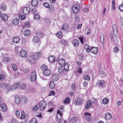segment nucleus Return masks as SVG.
Masks as SVG:
<instances>
[{"instance_id": "f704fd0d", "label": "nucleus", "mask_w": 123, "mask_h": 123, "mask_svg": "<svg viewBox=\"0 0 123 123\" xmlns=\"http://www.w3.org/2000/svg\"><path fill=\"white\" fill-rule=\"evenodd\" d=\"M34 18L36 20H39L40 19V16L38 14H35L34 15Z\"/></svg>"}, {"instance_id": "c756f323", "label": "nucleus", "mask_w": 123, "mask_h": 123, "mask_svg": "<svg viewBox=\"0 0 123 123\" xmlns=\"http://www.w3.org/2000/svg\"><path fill=\"white\" fill-rule=\"evenodd\" d=\"M20 98L17 96L15 97V102L16 103L18 104L20 102Z\"/></svg>"}, {"instance_id": "09e8293b", "label": "nucleus", "mask_w": 123, "mask_h": 123, "mask_svg": "<svg viewBox=\"0 0 123 123\" xmlns=\"http://www.w3.org/2000/svg\"><path fill=\"white\" fill-rule=\"evenodd\" d=\"M78 57L80 60H83L84 58V55L81 54H80Z\"/></svg>"}, {"instance_id": "9d476101", "label": "nucleus", "mask_w": 123, "mask_h": 123, "mask_svg": "<svg viewBox=\"0 0 123 123\" xmlns=\"http://www.w3.org/2000/svg\"><path fill=\"white\" fill-rule=\"evenodd\" d=\"M75 104L76 105H80L82 103V100L80 98H78L75 100Z\"/></svg>"}, {"instance_id": "79ce46f5", "label": "nucleus", "mask_w": 123, "mask_h": 123, "mask_svg": "<svg viewBox=\"0 0 123 123\" xmlns=\"http://www.w3.org/2000/svg\"><path fill=\"white\" fill-rule=\"evenodd\" d=\"M112 29L113 32L117 31V27L116 25L114 24L112 25Z\"/></svg>"}, {"instance_id": "20e7f679", "label": "nucleus", "mask_w": 123, "mask_h": 123, "mask_svg": "<svg viewBox=\"0 0 123 123\" xmlns=\"http://www.w3.org/2000/svg\"><path fill=\"white\" fill-rule=\"evenodd\" d=\"M31 81L32 82L35 81L37 78V75L36 71H34L31 73Z\"/></svg>"}, {"instance_id": "4d7b16f0", "label": "nucleus", "mask_w": 123, "mask_h": 123, "mask_svg": "<svg viewBox=\"0 0 123 123\" xmlns=\"http://www.w3.org/2000/svg\"><path fill=\"white\" fill-rule=\"evenodd\" d=\"M19 18L21 20H23L24 19L26 18L25 16L24 15H21L19 16Z\"/></svg>"}, {"instance_id": "b1692460", "label": "nucleus", "mask_w": 123, "mask_h": 123, "mask_svg": "<svg viewBox=\"0 0 123 123\" xmlns=\"http://www.w3.org/2000/svg\"><path fill=\"white\" fill-rule=\"evenodd\" d=\"M33 55L35 58V59L36 60L38 59L39 57H40L41 55L40 53H37L32 55Z\"/></svg>"}, {"instance_id": "f8f14e48", "label": "nucleus", "mask_w": 123, "mask_h": 123, "mask_svg": "<svg viewBox=\"0 0 123 123\" xmlns=\"http://www.w3.org/2000/svg\"><path fill=\"white\" fill-rule=\"evenodd\" d=\"M1 18L3 21H6L8 18V16L6 14H3L1 16Z\"/></svg>"}, {"instance_id": "a211bd4d", "label": "nucleus", "mask_w": 123, "mask_h": 123, "mask_svg": "<svg viewBox=\"0 0 123 123\" xmlns=\"http://www.w3.org/2000/svg\"><path fill=\"white\" fill-rule=\"evenodd\" d=\"M38 2L37 0H33L31 2L32 6L34 7H36L37 6Z\"/></svg>"}, {"instance_id": "0e129e2a", "label": "nucleus", "mask_w": 123, "mask_h": 123, "mask_svg": "<svg viewBox=\"0 0 123 123\" xmlns=\"http://www.w3.org/2000/svg\"><path fill=\"white\" fill-rule=\"evenodd\" d=\"M119 9L121 11H123V5H120L119 6Z\"/></svg>"}, {"instance_id": "5701e85b", "label": "nucleus", "mask_w": 123, "mask_h": 123, "mask_svg": "<svg viewBox=\"0 0 123 123\" xmlns=\"http://www.w3.org/2000/svg\"><path fill=\"white\" fill-rule=\"evenodd\" d=\"M110 113H107L105 114V118L106 119L109 120L111 119L112 117Z\"/></svg>"}, {"instance_id": "49530a36", "label": "nucleus", "mask_w": 123, "mask_h": 123, "mask_svg": "<svg viewBox=\"0 0 123 123\" xmlns=\"http://www.w3.org/2000/svg\"><path fill=\"white\" fill-rule=\"evenodd\" d=\"M61 116L60 117L59 115H58V114L57 115H56V120L57 122H60V121H61Z\"/></svg>"}, {"instance_id": "a18cd8bd", "label": "nucleus", "mask_w": 123, "mask_h": 123, "mask_svg": "<svg viewBox=\"0 0 123 123\" xmlns=\"http://www.w3.org/2000/svg\"><path fill=\"white\" fill-rule=\"evenodd\" d=\"M105 82L104 81L101 80L99 81L98 83V85L101 86H103L104 85Z\"/></svg>"}, {"instance_id": "ea45409f", "label": "nucleus", "mask_w": 123, "mask_h": 123, "mask_svg": "<svg viewBox=\"0 0 123 123\" xmlns=\"http://www.w3.org/2000/svg\"><path fill=\"white\" fill-rule=\"evenodd\" d=\"M109 101V99L107 98H105L103 100L102 102L104 104H106Z\"/></svg>"}, {"instance_id": "864d4df0", "label": "nucleus", "mask_w": 123, "mask_h": 123, "mask_svg": "<svg viewBox=\"0 0 123 123\" xmlns=\"http://www.w3.org/2000/svg\"><path fill=\"white\" fill-rule=\"evenodd\" d=\"M110 37L111 38V40L112 41H114V34L113 33H111L110 35Z\"/></svg>"}, {"instance_id": "f3484780", "label": "nucleus", "mask_w": 123, "mask_h": 123, "mask_svg": "<svg viewBox=\"0 0 123 123\" xmlns=\"http://www.w3.org/2000/svg\"><path fill=\"white\" fill-rule=\"evenodd\" d=\"M2 110L3 111H7V107L6 105L2 103L1 105Z\"/></svg>"}, {"instance_id": "338daca9", "label": "nucleus", "mask_w": 123, "mask_h": 123, "mask_svg": "<svg viewBox=\"0 0 123 123\" xmlns=\"http://www.w3.org/2000/svg\"><path fill=\"white\" fill-rule=\"evenodd\" d=\"M83 84L84 86L85 87L88 84V82L86 81H84L83 83Z\"/></svg>"}, {"instance_id": "473e14b6", "label": "nucleus", "mask_w": 123, "mask_h": 123, "mask_svg": "<svg viewBox=\"0 0 123 123\" xmlns=\"http://www.w3.org/2000/svg\"><path fill=\"white\" fill-rule=\"evenodd\" d=\"M6 8V5L4 4H2L1 6V10L3 11H5Z\"/></svg>"}, {"instance_id": "9b49d317", "label": "nucleus", "mask_w": 123, "mask_h": 123, "mask_svg": "<svg viewBox=\"0 0 123 123\" xmlns=\"http://www.w3.org/2000/svg\"><path fill=\"white\" fill-rule=\"evenodd\" d=\"M21 56L23 57H25L27 56L26 52L24 50H22L20 52Z\"/></svg>"}, {"instance_id": "6e6552de", "label": "nucleus", "mask_w": 123, "mask_h": 123, "mask_svg": "<svg viewBox=\"0 0 123 123\" xmlns=\"http://www.w3.org/2000/svg\"><path fill=\"white\" fill-rule=\"evenodd\" d=\"M5 87L4 88V89L6 90L9 89L6 92V93L8 94V92L11 91H12V90L13 89L12 88H10L11 86L10 84H5Z\"/></svg>"}, {"instance_id": "13d9d810", "label": "nucleus", "mask_w": 123, "mask_h": 123, "mask_svg": "<svg viewBox=\"0 0 123 123\" xmlns=\"http://www.w3.org/2000/svg\"><path fill=\"white\" fill-rule=\"evenodd\" d=\"M12 67L14 70L16 71L17 70V67L14 64H12Z\"/></svg>"}, {"instance_id": "39448f33", "label": "nucleus", "mask_w": 123, "mask_h": 123, "mask_svg": "<svg viewBox=\"0 0 123 123\" xmlns=\"http://www.w3.org/2000/svg\"><path fill=\"white\" fill-rule=\"evenodd\" d=\"M30 9L29 7H26L24 8L22 10V12L25 15L29 14L30 12Z\"/></svg>"}, {"instance_id": "f257e3e1", "label": "nucleus", "mask_w": 123, "mask_h": 123, "mask_svg": "<svg viewBox=\"0 0 123 123\" xmlns=\"http://www.w3.org/2000/svg\"><path fill=\"white\" fill-rule=\"evenodd\" d=\"M41 69L43 71V74L46 76L49 75L51 74L50 71L48 68L47 66L44 64L42 65Z\"/></svg>"}, {"instance_id": "423d86ee", "label": "nucleus", "mask_w": 123, "mask_h": 123, "mask_svg": "<svg viewBox=\"0 0 123 123\" xmlns=\"http://www.w3.org/2000/svg\"><path fill=\"white\" fill-rule=\"evenodd\" d=\"M84 118L87 121H90L91 120V118L90 117L91 116V114L87 112H85L84 113Z\"/></svg>"}, {"instance_id": "5fc2aeb1", "label": "nucleus", "mask_w": 123, "mask_h": 123, "mask_svg": "<svg viewBox=\"0 0 123 123\" xmlns=\"http://www.w3.org/2000/svg\"><path fill=\"white\" fill-rule=\"evenodd\" d=\"M11 123H19L18 121L16 119H12L11 122Z\"/></svg>"}, {"instance_id": "58836bf2", "label": "nucleus", "mask_w": 123, "mask_h": 123, "mask_svg": "<svg viewBox=\"0 0 123 123\" xmlns=\"http://www.w3.org/2000/svg\"><path fill=\"white\" fill-rule=\"evenodd\" d=\"M20 85V83L19 82L15 83L14 84L13 87L14 88V90L18 88Z\"/></svg>"}, {"instance_id": "052dcab7", "label": "nucleus", "mask_w": 123, "mask_h": 123, "mask_svg": "<svg viewBox=\"0 0 123 123\" xmlns=\"http://www.w3.org/2000/svg\"><path fill=\"white\" fill-rule=\"evenodd\" d=\"M24 25L26 27H29L30 26V23L28 22H26L25 23Z\"/></svg>"}, {"instance_id": "680f3d73", "label": "nucleus", "mask_w": 123, "mask_h": 123, "mask_svg": "<svg viewBox=\"0 0 123 123\" xmlns=\"http://www.w3.org/2000/svg\"><path fill=\"white\" fill-rule=\"evenodd\" d=\"M38 109L36 105L33 108L32 110L33 111H36Z\"/></svg>"}, {"instance_id": "37998d69", "label": "nucleus", "mask_w": 123, "mask_h": 123, "mask_svg": "<svg viewBox=\"0 0 123 123\" xmlns=\"http://www.w3.org/2000/svg\"><path fill=\"white\" fill-rule=\"evenodd\" d=\"M56 35L59 38H61L62 37V34L61 32L59 31L57 33Z\"/></svg>"}, {"instance_id": "603ef678", "label": "nucleus", "mask_w": 123, "mask_h": 123, "mask_svg": "<svg viewBox=\"0 0 123 123\" xmlns=\"http://www.w3.org/2000/svg\"><path fill=\"white\" fill-rule=\"evenodd\" d=\"M25 113L23 111H22L21 115L20 117V119H23L25 117Z\"/></svg>"}, {"instance_id": "4468645a", "label": "nucleus", "mask_w": 123, "mask_h": 123, "mask_svg": "<svg viewBox=\"0 0 123 123\" xmlns=\"http://www.w3.org/2000/svg\"><path fill=\"white\" fill-rule=\"evenodd\" d=\"M48 59L49 62L52 63L55 61L56 58L54 56H50L49 57Z\"/></svg>"}, {"instance_id": "7ed1b4c3", "label": "nucleus", "mask_w": 123, "mask_h": 123, "mask_svg": "<svg viewBox=\"0 0 123 123\" xmlns=\"http://www.w3.org/2000/svg\"><path fill=\"white\" fill-rule=\"evenodd\" d=\"M80 6L78 4L73 5L72 8V10L74 13H76L80 10Z\"/></svg>"}, {"instance_id": "bb28decb", "label": "nucleus", "mask_w": 123, "mask_h": 123, "mask_svg": "<svg viewBox=\"0 0 123 123\" xmlns=\"http://www.w3.org/2000/svg\"><path fill=\"white\" fill-rule=\"evenodd\" d=\"M19 22V21L18 19L15 18L12 20V23L13 25H16L18 24Z\"/></svg>"}, {"instance_id": "e2e57ef3", "label": "nucleus", "mask_w": 123, "mask_h": 123, "mask_svg": "<svg viewBox=\"0 0 123 123\" xmlns=\"http://www.w3.org/2000/svg\"><path fill=\"white\" fill-rule=\"evenodd\" d=\"M5 84L2 83H0V87L2 88H4L5 86Z\"/></svg>"}, {"instance_id": "bf43d9fd", "label": "nucleus", "mask_w": 123, "mask_h": 123, "mask_svg": "<svg viewBox=\"0 0 123 123\" xmlns=\"http://www.w3.org/2000/svg\"><path fill=\"white\" fill-rule=\"evenodd\" d=\"M91 100L92 101L91 102L92 103H96L97 101V100L95 98H91Z\"/></svg>"}, {"instance_id": "0eeeda50", "label": "nucleus", "mask_w": 123, "mask_h": 123, "mask_svg": "<svg viewBox=\"0 0 123 123\" xmlns=\"http://www.w3.org/2000/svg\"><path fill=\"white\" fill-rule=\"evenodd\" d=\"M60 77V76L58 73L54 74L52 75V80L55 81L57 80Z\"/></svg>"}, {"instance_id": "412c9836", "label": "nucleus", "mask_w": 123, "mask_h": 123, "mask_svg": "<svg viewBox=\"0 0 123 123\" xmlns=\"http://www.w3.org/2000/svg\"><path fill=\"white\" fill-rule=\"evenodd\" d=\"M68 25L66 23L64 24L62 27V30L65 31L68 29Z\"/></svg>"}, {"instance_id": "a878e982", "label": "nucleus", "mask_w": 123, "mask_h": 123, "mask_svg": "<svg viewBox=\"0 0 123 123\" xmlns=\"http://www.w3.org/2000/svg\"><path fill=\"white\" fill-rule=\"evenodd\" d=\"M36 60L35 59L34 57L32 55L29 57V60L31 63H34L35 62V60Z\"/></svg>"}, {"instance_id": "e433bc0d", "label": "nucleus", "mask_w": 123, "mask_h": 123, "mask_svg": "<svg viewBox=\"0 0 123 123\" xmlns=\"http://www.w3.org/2000/svg\"><path fill=\"white\" fill-rule=\"evenodd\" d=\"M70 99L69 98L67 97L66 98L64 101V103L65 104L69 103L70 102Z\"/></svg>"}, {"instance_id": "6e6d98bb", "label": "nucleus", "mask_w": 123, "mask_h": 123, "mask_svg": "<svg viewBox=\"0 0 123 123\" xmlns=\"http://www.w3.org/2000/svg\"><path fill=\"white\" fill-rule=\"evenodd\" d=\"M5 78V75L2 74H0V80H2Z\"/></svg>"}, {"instance_id": "ddd939ff", "label": "nucleus", "mask_w": 123, "mask_h": 123, "mask_svg": "<svg viewBox=\"0 0 123 123\" xmlns=\"http://www.w3.org/2000/svg\"><path fill=\"white\" fill-rule=\"evenodd\" d=\"M72 43L74 46L77 47L79 45V40L77 39H75L73 40L72 42Z\"/></svg>"}, {"instance_id": "6ab92c4d", "label": "nucleus", "mask_w": 123, "mask_h": 123, "mask_svg": "<svg viewBox=\"0 0 123 123\" xmlns=\"http://www.w3.org/2000/svg\"><path fill=\"white\" fill-rule=\"evenodd\" d=\"M40 40V38L37 36H35L33 39V42L35 43H37Z\"/></svg>"}, {"instance_id": "c03bdc74", "label": "nucleus", "mask_w": 123, "mask_h": 123, "mask_svg": "<svg viewBox=\"0 0 123 123\" xmlns=\"http://www.w3.org/2000/svg\"><path fill=\"white\" fill-rule=\"evenodd\" d=\"M83 79L85 80H89L90 79V77L89 76L88 74H86L84 76Z\"/></svg>"}, {"instance_id": "3c124183", "label": "nucleus", "mask_w": 123, "mask_h": 123, "mask_svg": "<svg viewBox=\"0 0 123 123\" xmlns=\"http://www.w3.org/2000/svg\"><path fill=\"white\" fill-rule=\"evenodd\" d=\"M43 5L45 7L47 8H49L50 7L49 4L48 2L44 3Z\"/></svg>"}, {"instance_id": "2f4dec72", "label": "nucleus", "mask_w": 123, "mask_h": 123, "mask_svg": "<svg viewBox=\"0 0 123 123\" xmlns=\"http://www.w3.org/2000/svg\"><path fill=\"white\" fill-rule=\"evenodd\" d=\"M91 102L90 100H88L87 101V104L86 105V109H88L91 107Z\"/></svg>"}, {"instance_id": "dca6fc26", "label": "nucleus", "mask_w": 123, "mask_h": 123, "mask_svg": "<svg viewBox=\"0 0 123 123\" xmlns=\"http://www.w3.org/2000/svg\"><path fill=\"white\" fill-rule=\"evenodd\" d=\"M59 64L61 66H62L65 64V61L64 59H60L59 61Z\"/></svg>"}, {"instance_id": "774afa93", "label": "nucleus", "mask_w": 123, "mask_h": 123, "mask_svg": "<svg viewBox=\"0 0 123 123\" xmlns=\"http://www.w3.org/2000/svg\"><path fill=\"white\" fill-rule=\"evenodd\" d=\"M55 93L54 91H51L50 92V94H49V95H55Z\"/></svg>"}, {"instance_id": "c85d7f7f", "label": "nucleus", "mask_w": 123, "mask_h": 123, "mask_svg": "<svg viewBox=\"0 0 123 123\" xmlns=\"http://www.w3.org/2000/svg\"><path fill=\"white\" fill-rule=\"evenodd\" d=\"M30 34V31L29 30L27 29L24 31V35L26 36H28Z\"/></svg>"}, {"instance_id": "de8ad7c7", "label": "nucleus", "mask_w": 123, "mask_h": 123, "mask_svg": "<svg viewBox=\"0 0 123 123\" xmlns=\"http://www.w3.org/2000/svg\"><path fill=\"white\" fill-rule=\"evenodd\" d=\"M119 50V48L117 46H115L113 49V52L115 53L118 52Z\"/></svg>"}, {"instance_id": "1a4fd4ad", "label": "nucleus", "mask_w": 123, "mask_h": 123, "mask_svg": "<svg viewBox=\"0 0 123 123\" xmlns=\"http://www.w3.org/2000/svg\"><path fill=\"white\" fill-rule=\"evenodd\" d=\"M90 51L92 53L94 54L97 53L98 51V49L97 47H92L90 49Z\"/></svg>"}, {"instance_id": "72a5a7b5", "label": "nucleus", "mask_w": 123, "mask_h": 123, "mask_svg": "<svg viewBox=\"0 0 123 123\" xmlns=\"http://www.w3.org/2000/svg\"><path fill=\"white\" fill-rule=\"evenodd\" d=\"M104 37L103 34V33H101L100 35V38L101 42H102V43L103 44Z\"/></svg>"}, {"instance_id": "4be33fe9", "label": "nucleus", "mask_w": 123, "mask_h": 123, "mask_svg": "<svg viewBox=\"0 0 123 123\" xmlns=\"http://www.w3.org/2000/svg\"><path fill=\"white\" fill-rule=\"evenodd\" d=\"M20 40V38L18 36L14 37L13 39V42L15 43H18Z\"/></svg>"}, {"instance_id": "69168bd1", "label": "nucleus", "mask_w": 123, "mask_h": 123, "mask_svg": "<svg viewBox=\"0 0 123 123\" xmlns=\"http://www.w3.org/2000/svg\"><path fill=\"white\" fill-rule=\"evenodd\" d=\"M77 71L79 74H82V71L81 68H79V69L77 70Z\"/></svg>"}, {"instance_id": "c9c22d12", "label": "nucleus", "mask_w": 123, "mask_h": 123, "mask_svg": "<svg viewBox=\"0 0 123 123\" xmlns=\"http://www.w3.org/2000/svg\"><path fill=\"white\" fill-rule=\"evenodd\" d=\"M49 86L50 88L51 89L55 87V84L54 82L52 81H50L49 83Z\"/></svg>"}, {"instance_id": "aec40b11", "label": "nucleus", "mask_w": 123, "mask_h": 123, "mask_svg": "<svg viewBox=\"0 0 123 123\" xmlns=\"http://www.w3.org/2000/svg\"><path fill=\"white\" fill-rule=\"evenodd\" d=\"M78 118L76 117H72L71 119L70 122L72 123H75L78 121Z\"/></svg>"}, {"instance_id": "8fccbe9b", "label": "nucleus", "mask_w": 123, "mask_h": 123, "mask_svg": "<svg viewBox=\"0 0 123 123\" xmlns=\"http://www.w3.org/2000/svg\"><path fill=\"white\" fill-rule=\"evenodd\" d=\"M67 43V41L65 40L62 39L61 40L60 43L62 44L65 45Z\"/></svg>"}, {"instance_id": "a19ab883", "label": "nucleus", "mask_w": 123, "mask_h": 123, "mask_svg": "<svg viewBox=\"0 0 123 123\" xmlns=\"http://www.w3.org/2000/svg\"><path fill=\"white\" fill-rule=\"evenodd\" d=\"M4 61L5 62L8 63L10 61V59L8 57H5L4 58Z\"/></svg>"}, {"instance_id": "4c0bfd02", "label": "nucleus", "mask_w": 123, "mask_h": 123, "mask_svg": "<svg viewBox=\"0 0 123 123\" xmlns=\"http://www.w3.org/2000/svg\"><path fill=\"white\" fill-rule=\"evenodd\" d=\"M30 123H37V120L35 118H32L30 122Z\"/></svg>"}, {"instance_id": "cd10ccee", "label": "nucleus", "mask_w": 123, "mask_h": 123, "mask_svg": "<svg viewBox=\"0 0 123 123\" xmlns=\"http://www.w3.org/2000/svg\"><path fill=\"white\" fill-rule=\"evenodd\" d=\"M69 65L68 63L65 64L64 65V68L66 71H68L69 70Z\"/></svg>"}, {"instance_id": "393cba45", "label": "nucleus", "mask_w": 123, "mask_h": 123, "mask_svg": "<svg viewBox=\"0 0 123 123\" xmlns=\"http://www.w3.org/2000/svg\"><path fill=\"white\" fill-rule=\"evenodd\" d=\"M63 67L62 66L59 67L58 68V72L60 74H62L63 73L64 70Z\"/></svg>"}, {"instance_id": "2eb2a0df", "label": "nucleus", "mask_w": 123, "mask_h": 123, "mask_svg": "<svg viewBox=\"0 0 123 123\" xmlns=\"http://www.w3.org/2000/svg\"><path fill=\"white\" fill-rule=\"evenodd\" d=\"M64 107L62 106H61L59 107V110L57 111V113L60 116H61L62 115V112L63 111Z\"/></svg>"}, {"instance_id": "7c9ffc66", "label": "nucleus", "mask_w": 123, "mask_h": 123, "mask_svg": "<svg viewBox=\"0 0 123 123\" xmlns=\"http://www.w3.org/2000/svg\"><path fill=\"white\" fill-rule=\"evenodd\" d=\"M84 48L87 52L89 53L90 52V47L88 45H85L84 46Z\"/></svg>"}, {"instance_id": "f03ea898", "label": "nucleus", "mask_w": 123, "mask_h": 123, "mask_svg": "<svg viewBox=\"0 0 123 123\" xmlns=\"http://www.w3.org/2000/svg\"><path fill=\"white\" fill-rule=\"evenodd\" d=\"M47 103L44 100H42L39 103V108L41 111H43L47 106Z\"/></svg>"}]
</instances>
